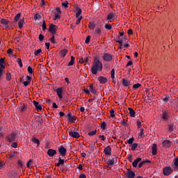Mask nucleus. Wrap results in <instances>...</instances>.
I'll use <instances>...</instances> for the list:
<instances>
[{"label":"nucleus","instance_id":"obj_1","mask_svg":"<svg viewBox=\"0 0 178 178\" xmlns=\"http://www.w3.org/2000/svg\"><path fill=\"white\" fill-rule=\"evenodd\" d=\"M103 65L102 62L99 60L98 57H95L94 60L91 67L92 74H97L98 72H102Z\"/></svg>","mask_w":178,"mask_h":178},{"label":"nucleus","instance_id":"obj_2","mask_svg":"<svg viewBox=\"0 0 178 178\" xmlns=\"http://www.w3.org/2000/svg\"><path fill=\"white\" fill-rule=\"evenodd\" d=\"M10 23V22L9 21V19H6L5 18H2L1 19V27H3L4 30H9L10 29V27L9 26Z\"/></svg>","mask_w":178,"mask_h":178},{"label":"nucleus","instance_id":"obj_3","mask_svg":"<svg viewBox=\"0 0 178 178\" xmlns=\"http://www.w3.org/2000/svg\"><path fill=\"white\" fill-rule=\"evenodd\" d=\"M173 173V169L170 167H164L163 168V174L164 176H170V175H172Z\"/></svg>","mask_w":178,"mask_h":178},{"label":"nucleus","instance_id":"obj_4","mask_svg":"<svg viewBox=\"0 0 178 178\" xmlns=\"http://www.w3.org/2000/svg\"><path fill=\"white\" fill-rule=\"evenodd\" d=\"M6 140L8 143H13L16 140V134L11 133L6 137Z\"/></svg>","mask_w":178,"mask_h":178},{"label":"nucleus","instance_id":"obj_5","mask_svg":"<svg viewBox=\"0 0 178 178\" xmlns=\"http://www.w3.org/2000/svg\"><path fill=\"white\" fill-rule=\"evenodd\" d=\"M126 177L127 178H134L136 176V173L134 172L131 171L130 168H128L127 170V173L125 174Z\"/></svg>","mask_w":178,"mask_h":178},{"label":"nucleus","instance_id":"obj_6","mask_svg":"<svg viewBox=\"0 0 178 178\" xmlns=\"http://www.w3.org/2000/svg\"><path fill=\"white\" fill-rule=\"evenodd\" d=\"M56 25L54 24H50L49 27V31L53 35L56 34Z\"/></svg>","mask_w":178,"mask_h":178},{"label":"nucleus","instance_id":"obj_7","mask_svg":"<svg viewBox=\"0 0 178 178\" xmlns=\"http://www.w3.org/2000/svg\"><path fill=\"white\" fill-rule=\"evenodd\" d=\"M103 59L106 62H111V60H112L113 59V57L111 56V54L106 53L103 56Z\"/></svg>","mask_w":178,"mask_h":178},{"label":"nucleus","instance_id":"obj_8","mask_svg":"<svg viewBox=\"0 0 178 178\" xmlns=\"http://www.w3.org/2000/svg\"><path fill=\"white\" fill-rule=\"evenodd\" d=\"M162 145L163 148H170L172 147V142L169 140H163Z\"/></svg>","mask_w":178,"mask_h":178},{"label":"nucleus","instance_id":"obj_9","mask_svg":"<svg viewBox=\"0 0 178 178\" xmlns=\"http://www.w3.org/2000/svg\"><path fill=\"white\" fill-rule=\"evenodd\" d=\"M107 165H105V168H109V166H113L115 165V159H106L105 160Z\"/></svg>","mask_w":178,"mask_h":178},{"label":"nucleus","instance_id":"obj_10","mask_svg":"<svg viewBox=\"0 0 178 178\" xmlns=\"http://www.w3.org/2000/svg\"><path fill=\"white\" fill-rule=\"evenodd\" d=\"M67 118H68V122H70L71 123L76 122V120L77 119V117L72 116V113H69L67 115Z\"/></svg>","mask_w":178,"mask_h":178},{"label":"nucleus","instance_id":"obj_11","mask_svg":"<svg viewBox=\"0 0 178 178\" xmlns=\"http://www.w3.org/2000/svg\"><path fill=\"white\" fill-rule=\"evenodd\" d=\"M66 148H65V147L63 146H61L58 148V152L62 156H66Z\"/></svg>","mask_w":178,"mask_h":178},{"label":"nucleus","instance_id":"obj_12","mask_svg":"<svg viewBox=\"0 0 178 178\" xmlns=\"http://www.w3.org/2000/svg\"><path fill=\"white\" fill-rule=\"evenodd\" d=\"M69 135L70 137H72L73 138H80V134L79 132L76 131H69Z\"/></svg>","mask_w":178,"mask_h":178},{"label":"nucleus","instance_id":"obj_13","mask_svg":"<svg viewBox=\"0 0 178 178\" xmlns=\"http://www.w3.org/2000/svg\"><path fill=\"white\" fill-rule=\"evenodd\" d=\"M56 92L59 98V99H62L63 96L62 95V92H63V88H58L56 89Z\"/></svg>","mask_w":178,"mask_h":178},{"label":"nucleus","instance_id":"obj_14","mask_svg":"<svg viewBox=\"0 0 178 178\" xmlns=\"http://www.w3.org/2000/svg\"><path fill=\"white\" fill-rule=\"evenodd\" d=\"M104 154L106 156L112 155V147H111V146H107L104 149Z\"/></svg>","mask_w":178,"mask_h":178},{"label":"nucleus","instance_id":"obj_15","mask_svg":"<svg viewBox=\"0 0 178 178\" xmlns=\"http://www.w3.org/2000/svg\"><path fill=\"white\" fill-rule=\"evenodd\" d=\"M106 19L108 20V22H113L115 20V14L113 13H108Z\"/></svg>","mask_w":178,"mask_h":178},{"label":"nucleus","instance_id":"obj_16","mask_svg":"<svg viewBox=\"0 0 178 178\" xmlns=\"http://www.w3.org/2000/svg\"><path fill=\"white\" fill-rule=\"evenodd\" d=\"M75 9H76V17H80V15H81V13H83V10H81V8H80L79 7V6H75Z\"/></svg>","mask_w":178,"mask_h":178},{"label":"nucleus","instance_id":"obj_17","mask_svg":"<svg viewBox=\"0 0 178 178\" xmlns=\"http://www.w3.org/2000/svg\"><path fill=\"white\" fill-rule=\"evenodd\" d=\"M152 155H156L158 154V146L156 144H153L152 147Z\"/></svg>","mask_w":178,"mask_h":178},{"label":"nucleus","instance_id":"obj_18","mask_svg":"<svg viewBox=\"0 0 178 178\" xmlns=\"http://www.w3.org/2000/svg\"><path fill=\"white\" fill-rule=\"evenodd\" d=\"M47 155L49 156H55V155H56V150L53 149H49L47 150Z\"/></svg>","mask_w":178,"mask_h":178},{"label":"nucleus","instance_id":"obj_19","mask_svg":"<svg viewBox=\"0 0 178 178\" xmlns=\"http://www.w3.org/2000/svg\"><path fill=\"white\" fill-rule=\"evenodd\" d=\"M33 105L37 111H42V106L40 105L38 102L33 101Z\"/></svg>","mask_w":178,"mask_h":178},{"label":"nucleus","instance_id":"obj_20","mask_svg":"<svg viewBox=\"0 0 178 178\" xmlns=\"http://www.w3.org/2000/svg\"><path fill=\"white\" fill-rule=\"evenodd\" d=\"M121 83L124 87H129L130 86V81L126 79H122Z\"/></svg>","mask_w":178,"mask_h":178},{"label":"nucleus","instance_id":"obj_21","mask_svg":"<svg viewBox=\"0 0 178 178\" xmlns=\"http://www.w3.org/2000/svg\"><path fill=\"white\" fill-rule=\"evenodd\" d=\"M98 80L100 84H105V83L108 82V79H106L105 76H99Z\"/></svg>","mask_w":178,"mask_h":178},{"label":"nucleus","instance_id":"obj_22","mask_svg":"<svg viewBox=\"0 0 178 178\" xmlns=\"http://www.w3.org/2000/svg\"><path fill=\"white\" fill-rule=\"evenodd\" d=\"M128 111L129 112V115L131 118H135L136 117V111L132 108L129 107L128 108Z\"/></svg>","mask_w":178,"mask_h":178},{"label":"nucleus","instance_id":"obj_23","mask_svg":"<svg viewBox=\"0 0 178 178\" xmlns=\"http://www.w3.org/2000/svg\"><path fill=\"white\" fill-rule=\"evenodd\" d=\"M138 162H141V158L140 157L137 158L134 161V162L132 163V166H134V168H137V165H138Z\"/></svg>","mask_w":178,"mask_h":178},{"label":"nucleus","instance_id":"obj_24","mask_svg":"<svg viewBox=\"0 0 178 178\" xmlns=\"http://www.w3.org/2000/svg\"><path fill=\"white\" fill-rule=\"evenodd\" d=\"M175 127L176 128V123L168 124V131H170V133H172V131L175 130Z\"/></svg>","mask_w":178,"mask_h":178},{"label":"nucleus","instance_id":"obj_25","mask_svg":"<svg viewBox=\"0 0 178 178\" xmlns=\"http://www.w3.org/2000/svg\"><path fill=\"white\" fill-rule=\"evenodd\" d=\"M67 54V49H64L60 51V58H65V56H66Z\"/></svg>","mask_w":178,"mask_h":178},{"label":"nucleus","instance_id":"obj_26","mask_svg":"<svg viewBox=\"0 0 178 178\" xmlns=\"http://www.w3.org/2000/svg\"><path fill=\"white\" fill-rule=\"evenodd\" d=\"M0 69H5V58H0Z\"/></svg>","mask_w":178,"mask_h":178},{"label":"nucleus","instance_id":"obj_27","mask_svg":"<svg viewBox=\"0 0 178 178\" xmlns=\"http://www.w3.org/2000/svg\"><path fill=\"white\" fill-rule=\"evenodd\" d=\"M145 137L144 129H140V131L138 133V138H144Z\"/></svg>","mask_w":178,"mask_h":178},{"label":"nucleus","instance_id":"obj_28","mask_svg":"<svg viewBox=\"0 0 178 178\" xmlns=\"http://www.w3.org/2000/svg\"><path fill=\"white\" fill-rule=\"evenodd\" d=\"M96 26L97 25L94 22H89L88 28L90 29V30H94Z\"/></svg>","mask_w":178,"mask_h":178},{"label":"nucleus","instance_id":"obj_29","mask_svg":"<svg viewBox=\"0 0 178 178\" xmlns=\"http://www.w3.org/2000/svg\"><path fill=\"white\" fill-rule=\"evenodd\" d=\"M89 90L92 94H95V92H97V90H95V88H94L92 84L89 86Z\"/></svg>","mask_w":178,"mask_h":178},{"label":"nucleus","instance_id":"obj_30","mask_svg":"<svg viewBox=\"0 0 178 178\" xmlns=\"http://www.w3.org/2000/svg\"><path fill=\"white\" fill-rule=\"evenodd\" d=\"M74 60H75L74 56H71V60L68 63V66H73V65H74Z\"/></svg>","mask_w":178,"mask_h":178},{"label":"nucleus","instance_id":"obj_31","mask_svg":"<svg viewBox=\"0 0 178 178\" xmlns=\"http://www.w3.org/2000/svg\"><path fill=\"white\" fill-rule=\"evenodd\" d=\"M23 24H24V19H20L18 22V27L19 29H23Z\"/></svg>","mask_w":178,"mask_h":178},{"label":"nucleus","instance_id":"obj_32","mask_svg":"<svg viewBox=\"0 0 178 178\" xmlns=\"http://www.w3.org/2000/svg\"><path fill=\"white\" fill-rule=\"evenodd\" d=\"M173 163H174V167L175 169H178V156L177 158H175L174 160H173Z\"/></svg>","mask_w":178,"mask_h":178},{"label":"nucleus","instance_id":"obj_33","mask_svg":"<svg viewBox=\"0 0 178 178\" xmlns=\"http://www.w3.org/2000/svg\"><path fill=\"white\" fill-rule=\"evenodd\" d=\"M162 99L164 102L167 103L169 102V95H165L162 97Z\"/></svg>","mask_w":178,"mask_h":178},{"label":"nucleus","instance_id":"obj_34","mask_svg":"<svg viewBox=\"0 0 178 178\" xmlns=\"http://www.w3.org/2000/svg\"><path fill=\"white\" fill-rule=\"evenodd\" d=\"M32 142L34 143V144H37L38 147L40 146V140L37 139L36 138H33Z\"/></svg>","mask_w":178,"mask_h":178},{"label":"nucleus","instance_id":"obj_35","mask_svg":"<svg viewBox=\"0 0 178 178\" xmlns=\"http://www.w3.org/2000/svg\"><path fill=\"white\" fill-rule=\"evenodd\" d=\"M31 165H33V160L30 159L26 163V168H28V169H31Z\"/></svg>","mask_w":178,"mask_h":178},{"label":"nucleus","instance_id":"obj_36","mask_svg":"<svg viewBox=\"0 0 178 178\" xmlns=\"http://www.w3.org/2000/svg\"><path fill=\"white\" fill-rule=\"evenodd\" d=\"M17 152H13L10 154L9 158L10 159H12V158H15V156H17Z\"/></svg>","mask_w":178,"mask_h":178},{"label":"nucleus","instance_id":"obj_37","mask_svg":"<svg viewBox=\"0 0 178 178\" xmlns=\"http://www.w3.org/2000/svg\"><path fill=\"white\" fill-rule=\"evenodd\" d=\"M95 134H97V129L88 132V136H90V137H92V136H95Z\"/></svg>","mask_w":178,"mask_h":178},{"label":"nucleus","instance_id":"obj_38","mask_svg":"<svg viewBox=\"0 0 178 178\" xmlns=\"http://www.w3.org/2000/svg\"><path fill=\"white\" fill-rule=\"evenodd\" d=\"M168 114L166 111H164L163 113V117L162 118L164 120H168Z\"/></svg>","mask_w":178,"mask_h":178},{"label":"nucleus","instance_id":"obj_39","mask_svg":"<svg viewBox=\"0 0 178 178\" xmlns=\"http://www.w3.org/2000/svg\"><path fill=\"white\" fill-rule=\"evenodd\" d=\"M21 16H22V13L17 14V15L14 18L15 22H19V19H20Z\"/></svg>","mask_w":178,"mask_h":178},{"label":"nucleus","instance_id":"obj_40","mask_svg":"<svg viewBox=\"0 0 178 178\" xmlns=\"http://www.w3.org/2000/svg\"><path fill=\"white\" fill-rule=\"evenodd\" d=\"M95 34H98L99 35H101V29L100 28H96L95 30Z\"/></svg>","mask_w":178,"mask_h":178},{"label":"nucleus","instance_id":"obj_41","mask_svg":"<svg viewBox=\"0 0 178 178\" xmlns=\"http://www.w3.org/2000/svg\"><path fill=\"white\" fill-rule=\"evenodd\" d=\"M11 79H12V75L9 72H7L6 73V80H7V81H10Z\"/></svg>","mask_w":178,"mask_h":178},{"label":"nucleus","instance_id":"obj_42","mask_svg":"<svg viewBox=\"0 0 178 178\" xmlns=\"http://www.w3.org/2000/svg\"><path fill=\"white\" fill-rule=\"evenodd\" d=\"M41 52H42V50L41 49H39L35 51V52H34L35 56H38V55H40V54H41Z\"/></svg>","mask_w":178,"mask_h":178},{"label":"nucleus","instance_id":"obj_43","mask_svg":"<svg viewBox=\"0 0 178 178\" xmlns=\"http://www.w3.org/2000/svg\"><path fill=\"white\" fill-rule=\"evenodd\" d=\"M41 19V15L37 13L34 15V20H40Z\"/></svg>","mask_w":178,"mask_h":178},{"label":"nucleus","instance_id":"obj_44","mask_svg":"<svg viewBox=\"0 0 178 178\" xmlns=\"http://www.w3.org/2000/svg\"><path fill=\"white\" fill-rule=\"evenodd\" d=\"M17 62L19 67H23V63L22 62V58H17Z\"/></svg>","mask_w":178,"mask_h":178},{"label":"nucleus","instance_id":"obj_45","mask_svg":"<svg viewBox=\"0 0 178 178\" xmlns=\"http://www.w3.org/2000/svg\"><path fill=\"white\" fill-rule=\"evenodd\" d=\"M104 28L106 29V30H112V25L109 24H106Z\"/></svg>","mask_w":178,"mask_h":178},{"label":"nucleus","instance_id":"obj_46","mask_svg":"<svg viewBox=\"0 0 178 178\" xmlns=\"http://www.w3.org/2000/svg\"><path fill=\"white\" fill-rule=\"evenodd\" d=\"M137 147H138V144H137V143H134V144L132 145V146H131V149L132 151H136V148H137Z\"/></svg>","mask_w":178,"mask_h":178},{"label":"nucleus","instance_id":"obj_47","mask_svg":"<svg viewBox=\"0 0 178 178\" xmlns=\"http://www.w3.org/2000/svg\"><path fill=\"white\" fill-rule=\"evenodd\" d=\"M120 124H121V126H124V127H126V126L127 125V120L123 119V120L121 121Z\"/></svg>","mask_w":178,"mask_h":178},{"label":"nucleus","instance_id":"obj_48","mask_svg":"<svg viewBox=\"0 0 178 178\" xmlns=\"http://www.w3.org/2000/svg\"><path fill=\"white\" fill-rule=\"evenodd\" d=\"M77 20L76 21V24H80L81 22V19H83V16H80L79 17H76Z\"/></svg>","mask_w":178,"mask_h":178},{"label":"nucleus","instance_id":"obj_49","mask_svg":"<svg viewBox=\"0 0 178 178\" xmlns=\"http://www.w3.org/2000/svg\"><path fill=\"white\" fill-rule=\"evenodd\" d=\"M101 128L102 130H105L106 129V123L105 122H102Z\"/></svg>","mask_w":178,"mask_h":178},{"label":"nucleus","instance_id":"obj_50","mask_svg":"<svg viewBox=\"0 0 178 178\" xmlns=\"http://www.w3.org/2000/svg\"><path fill=\"white\" fill-rule=\"evenodd\" d=\"M140 87H141V84L140 83H136L133 86L134 90H137V88H140Z\"/></svg>","mask_w":178,"mask_h":178},{"label":"nucleus","instance_id":"obj_51","mask_svg":"<svg viewBox=\"0 0 178 178\" xmlns=\"http://www.w3.org/2000/svg\"><path fill=\"white\" fill-rule=\"evenodd\" d=\"M28 72L29 73H30V74H33V72H34V70H33V67H31V66L28 67Z\"/></svg>","mask_w":178,"mask_h":178},{"label":"nucleus","instance_id":"obj_52","mask_svg":"<svg viewBox=\"0 0 178 178\" xmlns=\"http://www.w3.org/2000/svg\"><path fill=\"white\" fill-rule=\"evenodd\" d=\"M50 41L52 42V44H55V35H52V36L50 38Z\"/></svg>","mask_w":178,"mask_h":178},{"label":"nucleus","instance_id":"obj_53","mask_svg":"<svg viewBox=\"0 0 178 178\" xmlns=\"http://www.w3.org/2000/svg\"><path fill=\"white\" fill-rule=\"evenodd\" d=\"M111 79H115V69H113L111 72Z\"/></svg>","mask_w":178,"mask_h":178},{"label":"nucleus","instance_id":"obj_54","mask_svg":"<svg viewBox=\"0 0 178 178\" xmlns=\"http://www.w3.org/2000/svg\"><path fill=\"white\" fill-rule=\"evenodd\" d=\"M58 19H60V15L59 14H55L53 20H58Z\"/></svg>","mask_w":178,"mask_h":178},{"label":"nucleus","instance_id":"obj_55","mask_svg":"<svg viewBox=\"0 0 178 178\" xmlns=\"http://www.w3.org/2000/svg\"><path fill=\"white\" fill-rule=\"evenodd\" d=\"M133 143H134V138L132 137L128 140V144L131 145Z\"/></svg>","mask_w":178,"mask_h":178},{"label":"nucleus","instance_id":"obj_56","mask_svg":"<svg viewBox=\"0 0 178 178\" xmlns=\"http://www.w3.org/2000/svg\"><path fill=\"white\" fill-rule=\"evenodd\" d=\"M39 40L42 42V41H44V35H42V33H40L39 35Z\"/></svg>","mask_w":178,"mask_h":178},{"label":"nucleus","instance_id":"obj_57","mask_svg":"<svg viewBox=\"0 0 178 178\" xmlns=\"http://www.w3.org/2000/svg\"><path fill=\"white\" fill-rule=\"evenodd\" d=\"M90 40H91V37L90 35H88L86 39V44H90Z\"/></svg>","mask_w":178,"mask_h":178},{"label":"nucleus","instance_id":"obj_58","mask_svg":"<svg viewBox=\"0 0 178 178\" xmlns=\"http://www.w3.org/2000/svg\"><path fill=\"white\" fill-rule=\"evenodd\" d=\"M58 162H59L61 165H65V159H61L60 157H59V159H58Z\"/></svg>","mask_w":178,"mask_h":178},{"label":"nucleus","instance_id":"obj_59","mask_svg":"<svg viewBox=\"0 0 178 178\" xmlns=\"http://www.w3.org/2000/svg\"><path fill=\"white\" fill-rule=\"evenodd\" d=\"M27 109V107L26 106L25 104H23L22 106L21 107V112H24Z\"/></svg>","mask_w":178,"mask_h":178},{"label":"nucleus","instance_id":"obj_60","mask_svg":"<svg viewBox=\"0 0 178 178\" xmlns=\"http://www.w3.org/2000/svg\"><path fill=\"white\" fill-rule=\"evenodd\" d=\"M42 30L44 31V30H47V24L45 23V21L42 23Z\"/></svg>","mask_w":178,"mask_h":178},{"label":"nucleus","instance_id":"obj_61","mask_svg":"<svg viewBox=\"0 0 178 178\" xmlns=\"http://www.w3.org/2000/svg\"><path fill=\"white\" fill-rule=\"evenodd\" d=\"M128 161L130 162H133V156L131 154H129L127 157Z\"/></svg>","mask_w":178,"mask_h":178},{"label":"nucleus","instance_id":"obj_62","mask_svg":"<svg viewBox=\"0 0 178 178\" xmlns=\"http://www.w3.org/2000/svg\"><path fill=\"white\" fill-rule=\"evenodd\" d=\"M111 113V118H115V111L114 110H111L110 111Z\"/></svg>","mask_w":178,"mask_h":178},{"label":"nucleus","instance_id":"obj_63","mask_svg":"<svg viewBox=\"0 0 178 178\" xmlns=\"http://www.w3.org/2000/svg\"><path fill=\"white\" fill-rule=\"evenodd\" d=\"M63 6H64L65 8H67V6L69 5V2L67 1H65L63 3H62Z\"/></svg>","mask_w":178,"mask_h":178},{"label":"nucleus","instance_id":"obj_64","mask_svg":"<svg viewBox=\"0 0 178 178\" xmlns=\"http://www.w3.org/2000/svg\"><path fill=\"white\" fill-rule=\"evenodd\" d=\"M17 164L18 166H20L21 168L23 166V163L22 162V160H18Z\"/></svg>","mask_w":178,"mask_h":178}]
</instances>
